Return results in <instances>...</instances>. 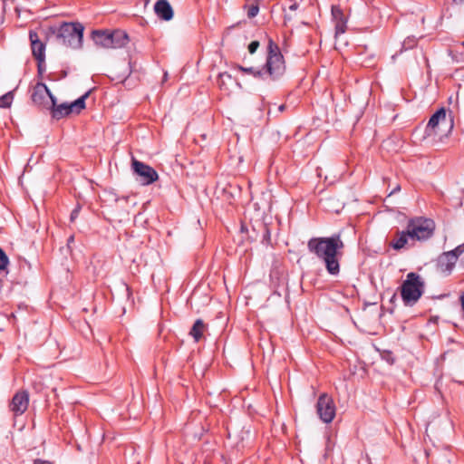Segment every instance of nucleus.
I'll return each mask as SVG.
<instances>
[{"mask_svg": "<svg viewBox=\"0 0 464 464\" xmlns=\"http://www.w3.org/2000/svg\"><path fill=\"white\" fill-rule=\"evenodd\" d=\"M344 244L339 234L329 237H312L307 243L308 251L322 260L331 276L340 273L339 259Z\"/></svg>", "mask_w": 464, "mask_h": 464, "instance_id": "nucleus-1", "label": "nucleus"}, {"mask_svg": "<svg viewBox=\"0 0 464 464\" xmlns=\"http://www.w3.org/2000/svg\"><path fill=\"white\" fill-rule=\"evenodd\" d=\"M83 30L81 23L64 22L59 27H49L48 36L54 35L58 44L78 49L82 44Z\"/></svg>", "mask_w": 464, "mask_h": 464, "instance_id": "nucleus-2", "label": "nucleus"}, {"mask_svg": "<svg viewBox=\"0 0 464 464\" xmlns=\"http://www.w3.org/2000/svg\"><path fill=\"white\" fill-rule=\"evenodd\" d=\"M400 291L404 305L413 306L423 294L424 282L418 274L411 272L406 276Z\"/></svg>", "mask_w": 464, "mask_h": 464, "instance_id": "nucleus-3", "label": "nucleus"}, {"mask_svg": "<svg viewBox=\"0 0 464 464\" xmlns=\"http://www.w3.org/2000/svg\"><path fill=\"white\" fill-rule=\"evenodd\" d=\"M263 71L264 74H268L272 80L279 79L285 72L284 56L272 39L268 41L266 62Z\"/></svg>", "mask_w": 464, "mask_h": 464, "instance_id": "nucleus-4", "label": "nucleus"}, {"mask_svg": "<svg viewBox=\"0 0 464 464\" xmlns=\"http://www.w3.org/2000/svg\"><path fill=\"white\" fill-rule=\"evenodd\" d=\"M414 243L426 241L433 236L435 224L433 220L424 218H411L406 226Z\"/></svg>", "mask_w": 464, "mask_h": 464, "instance_id": "nucleus-5", "label": "nucleus"}, {"mask_svg": "<svg viewBox=\"0 0 464 464\" xmlns=\"http://www.w3.org/2000/svg\"><path fill=\"white\" fill-rule=\"evenodd\" d=\"M335 404L331 396L322 393L316 402V411L320 420L324 423H330L335 417Z\"/></svg>", "mask_w": 464, "mask_h": 464, "instance_id": "nucleus-6", "label": "nucleus"}, {"mask_svg": "<svg viewBox=\"0 0 464 464\" xmlns=\"http://www.w3.org/2000/svg\"><path fill=\"white\" fill-rule=\"evenodd\" d=\"M449 127V132L453 128V120L450 119L449 121L446 120V110L444 108L439 109L430 119L425 132L428 136L438 135L441 126Z\"/></svg>", "mask_w": 464, "mask_h": 464, "instance_id": "nucleus-7", "label": "nucleus"}, {"mask_svg": "<svg viewBox=\"0 0 464 464\" xmlns=\"http://www.w3.org/2000/svg\"><path fill=\"white\" fill-rule=\"evenodd\" d=\"M131 166L134 173L140 178L143 185H150L159 178L157 171L152 167L134 158L132 159Z\"/></svg>", "mask_w": 464, "mask_h": 464, "instance_id": "nucleus-8", "label": "nucleus"}, {"mask_svg": "<svg viewBox=\"0 0 464 464\" xmlns=\"http://www.w3.org/2000/svg\"><path fill=\"white\" fill-rule=\"evenodd\" d=\"M389 246L395 251H401L415 246V243L406 228L403 230L397 229L389 242Z\"/></svg>", "mask_w": 464, "mask_h": 464, "instance_id": "nucleus-9", "label": "nucleus"}, {"mask_svg": "<svg viewBox=\"0 0 464 464\" xmlns=\"http://www.w3.org/2000/svg\"><path fill=\"white\" fill-rule=\"evenodd\" d=\"M51 97H55L49 88L43 82H38L34 88L32 93V101L38 106L49 109L51 104Z\"/></svg>", "mask_w": 464, "mask_h": 464, "instance_id": "nucleus-10", "label": "nucleus"}, {"mask_svg": "<svg viewBox=\"0 0 464 464\" xmlns=\"http://www.w3.org/2000/svg\"><path fill=\"white\" fill-rule=\"evenodd\" d=\"M32 54L36 61H45V44L43 43L35 31H29Z\"/></svg>", "mask_w": 464, "mask_h": 464, "instance_id": "nucleus-11", "label": "nucleus"}, {"mask_svg": "<svg viewBox=\"0 0 464 464\" xmlns=\"http://www.w3.org/2000/svg\"><path fill=\"white\" fill-rule=\"evenodd\" d=\"M29 395L25 391L16 392L10 403V410L15 415L23 414L28 408Z\"/></svg>", "mask_w": 464, "mask_h": 464, "instance_id": "nucleus-12", "label": "nucleus"}, {"mask_svg": "<svg viewBox=\"0 0 464 464\" xmlns=\"http://www.w3.org/2000/svg\"><path fill=\"white\" fill-rule=\"evenodd\" d=\"M457 262L456 256L453 252L442 253L437 261L438 268L444 273L450 274Z\"/></svg>", "mask_w": 464, "mask_h": 464, "instance_id": "nucleus-13", "label": "nucleus"}, {"mask_svg": "<svg viewBox=\"0 0 464 464\" xmlns=\"http://www.w3.org/2000/svg\"><path fill=\"white\" fill-rule=\"evenodd\" d=\"M154 11L158 17L164 21L173 18V9L167 0H158L154 5Z\"/></svg>", "mask_w": 464, "mask_h": 464, "instance_id": "nucleus-14", "label": "nucleus"}, {"mask_svg": "<svg viewBox=\"0 0 464 464\" xmlns=\"http://www.w3.org/2000/svg\"><path fill=\"white\" fill-rule=\"evenodd\" d=\"M332 15L335 21V36L344 34L346 31V18L338 6L332 7Z\"/></svg>", "mask_w": 464, "mask_h": 464, "instance_id": "nucleus-15", "label": "nucleus"}, {"mask_svg": "<svg viewBox=\"0 0 464 464\" xmlns=\"http://www.w3.org/2000/svg\"><path fill=\"white\" fill-rule=\"evenodd\" d=\"M48 110H50L51 116L54 120H60L68 116L67 102L57 104L55 97H51V104Z\"/></svg>", "mask_w": 464, "mask_h": 464, "instance_id": "nucleus-16", "label": "nucleus"}, {"mask_svg": "<svg viewBox=\"0 0 464 464\" xmlns=\"http://www.w3.org/2000/svg\"><path fill=\"white\" fill-rule=\"evenodd\" d=\"M92 37L96 45L103 48H111V36L107 31H93Z\"/></svg>", "mask_w": 464, "mask_h": 464, "instance_id": "nucleus-17", "label": "nucleus"}, {"mask_svg": "<svg viewBox=\"0 0 464 464\" xmlns=\"http://www.w3.org/2000/svg\"><path fill=\"white\" fill-rule=\"evenodd\" d=\"M111 38V48H121L129 42V35L123 30L110 32Z\"/></svg>", "mask_w": 464, "mask_h": 464, "instance_id": "nucleus-18", "label": "nucleus"}, {"mask_svg": "<svg viewBox=\"0 0 464 464\" xmlns=\"http://www.w3.org/2000/svg\"><path fill=\"white\" fill-rule=\"evenodd\" d=\"M90 93L91 91H88L74 102L71 103L67 102L68 116L72 113L79 114L85 108V101L89 97Z\"/></svg>", "mask_w": 464, "mask_h": 464, "instance_id": "nucleus-19", "label": "nucleus"}, {"mask_svg": "<svg viewBox=\"0 0 464 464\" xmlns=\"http://www.w3.org/2000/svg\"><path fill=\"white\" fill-rule=\"evenodd\" d=\"M218 84L221 90L229 91L233 85H237L238 83L230 73L224 72L218 74Z\"/></svg>", "mask_w": 464, "mask_h": 464, "instance_id": "nucleus-20", "label": "nucleus"}, {"mask_svg": "<svg viewBox=\"0 0 464 464\" xmlns=\"http://www.w3.org/2000/svg\"><path fill=\"white\" fill-rule=\"evenodd\" d=\"M206 329L207 325L203 320L197 319L189 331V335L194 339L195 342H198L202 338Z\"/></svg>", "mask_w": 464, "mask_h": 464, "instance_id": "nucleus-21", "label": "nucleus"}, {"mask_svg": "<svg viewBox=\"0 0 464 464\" xmlns=\"http://www.w3.org/2000/svg\"><path fill=\"white\" fill-rule=\"evenodd\" d=\"M14 95L11 92L0 97V108H9L12 104Z\"/></svg>", "mask_w": 464, "mask_h": 464, "instance_id": "nucleus-22", "label": "nucleus"}, {"mask_svg": "<svg viewBox=\"0 0 464 464\" xmlns=\"http://www.w3.org/2000/svg\"><path fill=\"white\" fill-rule=\"evenodd\" d=\"M299 8V4L295 2L293 4H291L288 7V11L289 12H286L285 10V15H284V19H285V23L286 24L287 22H290L293 20L294 16L291 14V12H295L296 11L297 9Z\"/></svg>", "mask_w": 464, "mask_h": 464, "instance_id": "nucleus-23", "label": "nucleus"}, {"mask_svg": "<svg viewBox=\"0 0 464 464\" xmlns=\"http://www.w3.org/2000/svg\"><path fill=\"white\" fill-rule=\"evenodd\" d=\"M237 68L239 71L253 74L255 77H261L264 75L263 70H255L253 67H243L241 65H238Z\"/></svg>", "mask_w": 464, "mask_h": 464, "instance_id": "nucleus-24", "label": "nucleus"}, {"mask_svg": "<svg viewBox=\"0 0 464 464\" xmlns=\"http://www.w3.org/2000/svg\"><path fill=\"white\" fill-rule=\"evenodd\" d=\"M261 227H262V231H263L262 243L268 245V244H270V240H271L270 231L265 224H262Z\"/></svg>", "mask_w": 464, "mask_h": 464, "instance_id": "nucleus-25", "label": "nucleus"}, {"mask_svg": "<svg viewBox=\"0 0 464 464\" xmlns=\"http://www.w3.org/2000/svg\"><path fill=\"white\" fill-rule=\"evenodd\" d=\"M8 263H9L8 256L3 251V249L0 247V271L5 269Z\"/></svg>", "mask_w": 464, "mask_h": 464, "instance_id": "nucleus-26", "label": "nucleus"}, {"mask_svg": "<svg viewBox=\"0 0 464 464\" xmlns=\"http://www.w3.org/2000/svg\"><path fill=\"white\" fill-rule=\"evenodd\" d=\"M259 12V6L258 5H251L247 6V17L248 18H254L257 15Z\"/></svg>", "mask_w": 464, "mask_h": 464, "instance_id": "nucleus-27", "label": "nucleus"}, {"mask_svg": "<svg viewBox=\"0 0 464 464\" xmlns=\"http://www.w3.org/2000/svg\"><path fill=\"white\" fill-rule=\"evenodd\" d=\"M259 42L258 41H252L249 44H248V52L253 54L256 52V50L258 49L259 47Z\"/></svg>", "mask_w": 464, "mask_h": 464, "instance_id": "nucleus-28", "label": "nucleus"}, {"mask_svg": "<svg viewBox=\"0 0 464 464\" xmlns=\"http://www.w3.org/2000/svg\"><path fill=\"white\" fill-rule=\"evenodd\" d=\"M450 252H453L455 254L456 259L458 260L459 256L464 252V243L458 246L456 248H454Z\"/></svg>", "mask_w": 464, "mask_h": 464, "instance_id": "nucleus-29", "label": "nucleus"}, {"mask_svg": "<svg viewBox=\"0 0 464 464\" xmlns=\"http://www.w3.org/2000/svg\"><path fill=\"white\" fill-rule=\"evenodd\" d=\"M80 209H81L80 206H77V207H76V208L72 211V213H71V215H70V220H71L72 222H73V221L78 218L79 213H80Z\"/></svg>", "mask_w": 464, "mask_h": 464, "instance_id": "nucleus-30", "label": "nucleus"}, {"mask_svg": "<svg viewBox=\"0 0 464 464\" xmlns=\"http://www.w3.org/2000/svg\"><path fill=\"white\" fill-rule=\"evenodd\" d=\"M396 300H397V294L396 293H393L389 300L390 304L392 305L390 309H389V312L390 313H393V310H394V307H395V303H396Z\"/></svg>", "mask_w": 464, "mask_h": 464, "instance_id": "nucleus-31", "label": "nucleus"}, {"mask_svg": "<svg viewBox=\"0 0 464 464\" xmlns=\"http://www.w3.org/2000/svg\"><path fill=\"white\" fill-rule=\"evenodd\" d=\"M44 70H45V68H44V62L37 61V71H38V73L42 74Z\"/></svg>", "mask_w": 464, "mask_h": 464, "instance_id": "nucleus-32", "label": "nucleus"}, {"mask_svg": "<svg viewBox=\"0 0 464 464\" xmlns=\"http://www.w3.org/2000/svg\"><path fill=\"white\" fill-rule=\"evenodd\" d=\"M391 364L393 363L394 360L391 357V354H388V357L386 359Z\"/></svg>", "mask_w": 464, "mask_h": 464, "instance_id": "nucleus-33", "label": "nucleus"}, {"mask_svg": "<svg viewBox=\"0 0 464 464\" xmlns=\"http://www.w3.org/2000/svg\"><path fill=\"white\" fill-rule=\"evenodd\" d=\"M73 240H74V237H70L68 238V243H67V244H68V246H70V244H71L72 242H73Z\"/></svg>", "mask_w": 464, "mask_h": 464, "instance_id": "nucleus-34", "label": "nucleus"}, {"mask_svg": "<svg viewBox=\"0 0 464 464\" xmlns=\"http://www.w3.org/2000/svg\"><path fill=\"white\" fill-rule=\"evenodd\" d=\"M285 106L284 104H282V105H280V106L278 107V110H279L280 111H283L285 110Z\"/></svg>", "mask_w": 464, "mask_h": 464, "instance_id": "nucleus-35", "label": "nucleus"}, {"mask_svg": "<svg viewBox=\"0 0 464 464\" xmlns=\"http://www.w3.org/2000/svg\"><path fill=\"white\" fill-rule=\"evenodd\" d=\"M453 2H456V3H464V0H453Z\"/></svg>", "mask_w": 464, "mask_h": 464, "instance_id": "nucleus-36", "label": "nucleus"}, {"mask_svg": "<svg viewBox=\"0 0 464 464\" xmlns=\"http://www.w3.org/2000/svg\"><path fill=\"white\" fill-rule=\"evenodd\" d=\"M461 45L464 46V42L461 43Z\"/></svg>", "mask_w": 464, "mask_h": 464, "instance_id": "nucleus-37", "label": "nucleus"}]
</instances>
